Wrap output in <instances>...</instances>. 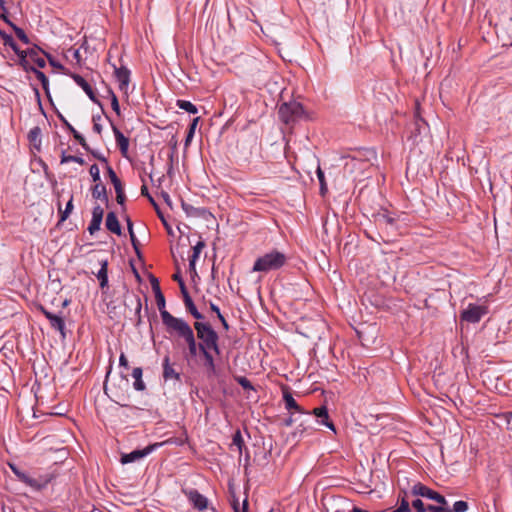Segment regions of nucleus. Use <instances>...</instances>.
I'll return each instance as SVG.
<instances>
[{
  "instance_id": "10",
  "label": "nucleus",
  "mask_w": 512,
  "mask_h": 512,
  "mask_svg": "<svg viewBox=\"0 0 512 512\" xmlns=\"http://www.w3.org/2000/svg\"><path fill=\"white\" fill-rule=\"evenodd\" d=\"M488 313L486 306L469 304L460 314V319L468 323H478L481 318Z\"/></svg>"
},
{
  "instance_id": "43",
  "label": "nucleus",
  "mask_w": 512,
  "mask_h": 512,
  "mask_svg": "<svg viewBox=\"0 0 512 512\" xmlns=\"http://www.w3.org/2000/svg\"><path fill=\"white\" fill-rule=\"evenodd\" d=\"M391 512H414L412 510L411 502L407 499L397 500V507Z\"/></svg>"
},
{
  "instance_id": "36",
  "label": "nucleus",
  "mask_w": 512,
  "mask_h": 512,
  "mask_svg": "<svg viewBox=\"0 0 512 512\" xmlns=\"http://www.w3.org/2000/svg\"><path fill=\"white\" fill-rule=\"evenodd\" d=\"M0 38L4 41V45L9 46L15 53H18L20 48L10 34L0 30Z\"/></svg>"
},
{
  "instance_id": "14",
  "label": "nucleus",
  "mask_w": 512,
  "mask_h": 512,
  "mask_svg": "<svg viewBox=\"0 0 512 512\" xmlns=\"http://www.w3.org/2000/svg\"><path fill=\"white\" fill-rule=\"evenodd\" d=\"M68 75L76 82L78 86H80L84 90V92L87 94L91 101H93L95 104L101 107L102 112L105 114L102 103L97 98L96 93L91 87V85L81 75L77 73L70 72Z\"/></svg>"
},
{
  "instance_id": "62",
  "label": "nucleus",
  "mask_w": 512,
  "mask_h": 512,
  "mask_svg": "<svg viewBox=\"0 0 512 512\" xmlns=\"http://www.w3.org/2000/svg\"><path fill=\"white\" fill-rule=\"evenodd\" d=\"M119 366L125 369H129V363L124 353H121L119 357Z\"/></svg>"
},
{
  "instance_id": "37",
  "label": "nucleus",
  "mask_w": 512,
  "mask_h": 512,
  "mask_svg": "<svg viewBox=\"0 0 512 512\" xmlns=\"http://www.w3.org/2000/svg\"><path fill=\"white\" fill-rule=\"evenodd\" d=\"M176 106L182 110H185L186 112H188L190 114L198 113V108L193 103H191L190 101H187V100L178 99L176 101Z\"/></svg>"
},
{
  "instance_id": "13",
  "label": "nucleus",
  "mask_w": 512,
  "mask_h": 512,
  "mask_svg": "<svg viewBox=\"0 0 512 512\" xmlns=\"http://www.w3.org/2000/svg\"><path fill=\"white\" fill-rule=\"evenodd\" d=\"M308 413L310 414L311 419L312 416H314L319 424L326 426L328 429L336 433L335 425L329 417L326 405H321L320 407L314 408L311 412L308 411Z\"/></svg>"
},
{
  "instance_id": "58",
  "label": "nucleus",
  "mask_w": 512,
  "mask_h": 512,
  "mask_svg": "<svg viewBox=\"0 0 512 512\" xmlns=\"http://www.w3.org/2000/svg\"><path fill=\"white\" fill-rule=\"evenodd\" d=\"M111 107L118 116H121L120 105L116 95H113V98L111 99Z\"/></svg>"
},
{
  "instance_id": "22",
  "label": "nucleus",
  "mask_w": 512,
  "mask_h": 512,
  "mask_svg": "<svg viewBox=\"0 0 512 512\" xmlns=\"http://www.w3.org/2000/svg\"><path fill=\"white\" fill-rule=\"evenodd\" d=\"M105 226L108 231L118 236L122 234V228L117 215L114 211H110L106 215Z\"/></svg>"
},
{
  "instance_id": "11",
  "label": "nucleus",
  "mask_w": 512,
  "mask_h": 512,
  "mask_svg": "<svg viewBox=\"0 0 512 512\" xmlns=\"http://www.w3.org/2000/svg\"><path fill=\"white\" fill-rule=\"evenodd\" d=\"M161 445H162V443H154V444L148 445L147 447H145L143 449H135L130 453H123L121 455L120 462H121V464L125 465V464H129V463L138 461V460L144 458L145 456L149 455L150 453H152L157 447H159Z\"/></svg>"
},
{
  "instance_id": "17",
  "label": "nucleus",
  "mask_w": 512,
  "mask_h": 512,
  "mask_svg": "<svg viewBox=\"0 0 512 512\" xmlns=\"http://www.w3.org/2000/svg\"><path fill=\"white\" fill-rule=\"evenodd\" d=\"M283 401L287 410L294 411L298 414L306 416L307 418H310L308 411H306L296 402L288 387L283 389Z\"/></svg>"
},
{
  "instance_id": "64",
  "label": "nucleus",
  "mask_w": 512,
  "mask_h": 512,
  "mask_svg": "<svg viewBox=\"0 0 512 512\" xmlns=\"http://www.w3.org/2000/svg\"><path fill=\"white\" fill-rule=\"evenodd\" d=\"M189 272H190L192 278L198 276L197 271H196V261L189 260Z\"/></svg>"
},
{
  "instance_id": "50",
  "label": "nucleus",
  "mask_w": 512,
  "mask_h": 512,
  "mask_svg": "<svg viewBox=\"0 0 512 512\" xmlns=\"http://www.w3.org/2000/svg\"><path fill=\"white\" fill-rule=\"evenodd\" d=\"M237 383L244 389V390H254V386L252 385L251 381L247 379L244 376H239L235 378Z\"/></svg>"
},
{
  "instance_id": "40",
  "label": "nucleus",
  "mask_w": 512,
  "mask_h": 512,
  "mask_svg": "<svg viewBox=\"0 0 512 512\" xmlns=\"http://www.w3.org/2000/svg\"><path fill=\"white\" fill-rule=\"evenodd\" d=\"M105 168H106L107 175H108L111 183L114 186V189L120 188L121 186H123L121 180L119 179V177L117 176V174L115 173L113 168L109 164H107V166Z\"/></svg>"
},
{
  "instance_id": "5",
  "label": "nucleus",
  "mask_w": 512,
  "mask_h": 512,
  "mask_svg": "<svg viewBox=\"0 0 512 512\" xmlns=\"http://www.w3.org/2000/svg\"><path fill=\"white\" fill-rule=\"evenodd\" d=\"M279 119L286 125L293 126L306 117L303 105L297 101L284 102L278 109Z\"/></svg>"
},
{
  "instance_id": "60",
  "label": "nucleus",
  "mask_w": 512,
  "mask_h": 512,
  "mask_svg": "<svg viewBox=\"0 0 512 512\" xmlns=\"http://www.w3.org/2000/svg\"><path fill=\"white\" fill-rule=\"evenodd\" d=\"M56 115L67 130L73 127L58 110H56Z\"/></svg>"
},
{
  "instance_id": "3",
  "label": "nucleus",
  "mask_w": 512,
  "mask_h": 512,
  "mask_svg": "<svg viewBox=\"0 0 512 512\" xmlns=\"http://www.w3.org/2000/svg\"><path fill=\"white\" fill-rule=\"evenodd\" d=\"M287 262V257L284 253L274 249L258 257L253 265V272L268 273L282 268Z\"/></svg>"
},
{
  "instance_id": "59",
  "label": "nucleus",
  "mask_w": 512,
  "mask_h": 512,
  "mask_svg": "<svg viewBox=\"0 0 512 512\" xmlns=\"http://www.w3.org/2000/svg\"><path fill=\"white\" fill-rule=\"evenodd\" d=\"M45 178L51 183L52 188L57 186V180L51 171H46Z\"/></svg>"
},
{
  "instance_id": "7",
  "label": "nucleus",
  "mask_w": 512,
  "mask_h": 512,
  "mask_svg": "<svg viewBox=\"0 0 512 512\" xmlns=\"http://www.w3.org/2000/svg\"><path fill=\"white\" fill-rule=\"evenodd\" d=\"M125 306V317L134 323L136 327H139L142 323L141 310L142 303L141 299L135 294L127 293L124 296Z\"/></svg>"
},
{
  "instance_id": "33",
  "label": "nucleus",
  "mask_w": 512,
  "mask_h": 512,
  "mask_svg": "<svg viewBox=\"0 0 512 512\" xmlns=\"http://www.w3.org/2000/svg\"><path fill=\"white\" fill-rule=\"evenodd\" d=\"M3 20L13 29L15 35L17 36V38L22 41L24 44H29L30 43V40L27 36V34L25 33V31L18 27L17 25H15L13 22H11L8 17H3Z\"/></svg>"
},
{
  "instance_id": "38",
  "label": "nucleus",
  "mask_w": 512,
  "mask_h": 512,
  "mask_svg": "<svg viewBox=\"0 0 512 512\" xmlns=\"http://www.w3.org/2000/svg\"><path fill=\"white\" fill-rule=\"evenodd\" d=\"M469 509L468 502L459 500L453 504L451 508L449 504H446V512H466Z\"/></svg>"
},
{
  "instance_id": "24",
  "label": "nucleus",
  "mask_w": 512,
  "mask_h": 512,
  "mask_svg": "<svg viewBox=\"0 0 512 512\" xmlns=\"http://www.w3.org/2000/svg\"><path fill=\"white\" fill-rule=\"evenodd\" d=\"M91 194L94 199L104 201L106 204V207H109V198H108L107 188L102 182L96 183L91 188Z\"/></svg>"
},
{
  "instance_id": "25",
  "label": "nucleus",
  "mask_w": 512,
  "mask_h": 512,
  "mask_svg": "<svg viewBox=\"0 0 512 512\" xmlns=\"http://www.w3.org/2000/svg\"><path fill=\"white\" fill-rule=\"evenodd\" d=\"M100 270L96 273L101 289L108 287V260L102 259L99 261Z\"/></svg>"
},
{
  "instance_id": "29",
  "label": "nucleus",
  "mask_w": 512,
  "mask_h": 512,
  "mask_svg": "<svg viewBox=\"0 0 512 512\" xmlns=\"http://www.w3.org/2000/svg\"><path fill=\"white\" fill-rule=\"evenodd\" d=\"M48 320L50 322L51 327L59 331L62 337L65 338V322L63 317L53 313L52 315H48Z\"/></svg>"
},
{
  "instance_id": "19",
  "label": "nucleus",
  "mask_w": 512,
  "mask_h": 512,
  "mask_svg": "<svg viewBox=\"0 0 512 512\" xmlns=\"http://www.w3.org/2000/svg\"><path fill=\"white\" fill-rule=\"evenodd\" d=\"M104 210L100 205L94 206L92 210V219L88 226V231L91 235L100 230L101 223L103 220Z\"/></svg>"
},
{
  "instance_id": "53",
  "label": "nucleus",
  "mask_w": 512,
  "mask_h": 512,
  "mask_svg": "<svg viewBox=\"0 0 512 512\" xmlns=\"http://www.w3.org/2000/svg\"><path fill=\"white\" fill-rule=\"evenodd\" d=\"M129 236H130L131 244L133 246V249L135 250L136 255L138 256V258L141 259L142 253L140 250V243H139L138 239L136 238L135 233L133 232L132 234H129Z\"/></svg>"
},
{
  "instance_id": "16",
  "label": "nucleus",
  "mask_w": 512,
  "mask_h": 512,
  "mask_svg": "<svg viewBox=\"0 0 512 512\" xmlns=\"http://www.w3.org/2000/svg\"><path fill=\"white\" fill-rule=\"evenodd\" d=\"M183 493L186 495L188 500L192 503L193 507L203 511L208 507V499L200 494L196 489H183Z\"/></svg>"
},
{
  "instance_id": "35",
  "label": "nucleus",
  "mask_w": 512,
  "mask_h": 512,
  "mask_svg": "<svg viewBox=\"0 0 512 512\" xmlns=\"http://www.w3.org/2000/svg\"><path fill=\"white\" fill-rule=\"evenodd\" d=\"M37 49L41 51V53L47 58L49 64L60 71H62L64 74L68 75L70 72L66 70V68L57 61L50 53L43 50L40 46H36Z\"/></svg>"
},
{
  "instance_id": "47",
  "label": "nucleus",
  "mask_w": 512,
  "mask_h": 512,
  "mask_svg": "<svg viewBox=\"0 0 512 512\" xmlns=\"http://www.w3.org/2000/svg\"><path fill=\"white\" fill-rule=\"evenodd\" d=\"M206 246L205 242L203 240H200L196 243L195 246H193L192 250L193 253L190 256L189 260L197 261L202 249Z\"/></svg>"
},
{
  "instance_id": "45",
  "label": "nucleus",
  "mask_w": 512,
  "mask_h": 512,
  "mask_svg": "<svg viewBox=\"0 0 512 512\" xmlns=\"http://www.w3.org/2000/svg\"><path fill=\"white\" fill-rule=\"evenodd\" d=\"M116 192V201L121 206V210L123 213L126 211V195L124 192V186H121L120 188L115 189Z\"/></svg>"
},
{
  "instance_id": "54",
  "label": "nucleus",
  "mask_w": 512,
  "mask_h": 512,
  "mask_svg": "<svg viewBox=\"0 0 512 512\" xmlns=\"http://www.w3.org/2000/svg\"><path fill=\"white\" fill-rule=\"evenodd\" d=\"M141 195L147 197L149 202L153 205L155 210H158L159 206L154 200V198L149 194L148 188L145 184L141 186Z\"/></svg>"
},
{
  "instance_id": "46",
  "label": "nucleus",
  "mask_w": 512,
  "mask_h": 512,
  "mask_svg": "<svg viewBox=\"0 0 512 512\" xmlns=\"http://www.w3.org/2000/svg\"><path fill=\"white\" fill-rule=\"evenodd\" d=\"M74 137V139L86 150L90 151V146L87 144L85 138L80 134L74 127L68 130Z\"/></svg>"
},
{
  "instance_id": "63",
  "label": "nucleus",
  "mask_w": 512,
  "mask_h": 512,
  "mask_svg": "<svg viewBox=\"0 0 512 512\" xmlns=\"http://www.w3.org/2000/svg\"><path fill=\"white\" fill-rule=\"evenodd\" d=\"M123 217H124V220H125V222L127 224L128 233L132 234L134 232V230H133V222H132L131 218L127 214H124Z\"/></svg>"
},
{
  "instance_id": "4",
  "label": "nucleus",
  "mask_w": 512,
  "mask_h": 512,
  "mask_svg": "<svg viewBox=\"0 0 512 512\" xmlns=\"http://www.w3.org/2000/svg\"><path fill=\"white\" fill-rule=\"evenodd\" d=\"M194 329L196 330L197 338L200 340V346L204 348H212V351L219 355V335L213 329L211 324L208 322L196 321L194 322Z\"/></svg>"
},
{
  "instance_id": "55",
  "label": "nucleus",
  "mask_w": 512,
  "mask_h": 512,
  "mask_svg": "<svg viewBox=\"0 0 512 512\" xmlns=\"http://www.w3.org/2000/svg\"><path fill=\"white\" fill-rule=\"evenodd\" d=\"M172 278L174 281L178 283L181 292H183V289L187 290V287L179 270L172 276Z\"/></svg>"
},
{
  "instance_id": "52",
  "label": "nucleus",
  "mask_w": 512,
  "mask_h": 512,
  "mask_svg": "<svg viewBox=\"0 0 512 512\" xmlns=\"http://www.w3.org/2000/svg\"><path fill=\"white\" fill-rule=\"evenodd\" d=\"M89 173L92 177L93 182H95V183L101 182L100 170H99V167L97 164H93L90 166Z\"/></svg>"
},
{
  "instance_id": "32",
  "label": "nucleus",
  "mask_w": 512,
  "mask_h": 512,
  "mask_svg": "<svg viewBox=\"0 0 512 512\" xmlns=\"http://www.w3.org/2000/svg\"><path fill=\"white\" fill-rule=\"evenodd\" d=\"M32 72L35 74L36 78L40 81L42 88L45 91L46 96L48 97L49 101L53 104L50 90H49L48 77L41 70H39L37 68H35Z\"/></svg>"
},
{
  "instance_id": "26",
  "label": "nucleus",
  "mask_w": 512,
  "mask_h": 512,
  "mask_svg": "<svg viewBox=\"0 0 512 512\" xmlns=\"http://www.w3.org/2000/svg\"><path fill=\"white\" fill-rule=\"evenodd\" d=\"M111 392H112V395L109 396L111 398V400H113L115 403H117L118 405L122 406V407H130L128 403H126V401L129 400L130 396L129 394L120 389V388H114V389H111Z\"/></svg>"
},
{
  "instance_id": "15",
  "label": "nucleus",
  "mask_w": 512,
  "mask_h": 512,
  "mask_svg": "<svg viewBox=\"0 0 512 512\" xmlns=\"http://www.w3.org/2000/svg\"><path fill=\"white\" fill-rule=\"evenodd\" d=\"M105 116H106V118L109 120V122L111 124V128H112V131H113L114 136H115V141H116L117 147L120 150L121 155L123 157L127 158L128 157V148H129V139H128V137H126L117 128V126L113 123V121L110 119V117L108 115L105 114Z\"/></svg>"
},
{
  "instance_id": "30",
  "label": "nucleus",
  "mask_w": 512,
  "mask_h": 512,
  "mask_svg": "<svg viewBox=\"0 0 512 512\" xmlns=\"http://www.w3.org/2000/svg\"><path fill=\"white\" fill-rule=\"evenodd\" d=\"M18 57V64L22 67L25 72H32L36 67L30 64L29 55L26 53V50H19L18 53H15Z\"/></svg>"
},
{
  "instance_id": "41",
  "label": "nucleus",
  "mask_w": 512,
  "mask_h": 512,
  "mask_svg": "<svg viewBox=\"0 0 512 512\" xmlns=\"http://www.w3.org/2000/svg\"><path fill=\"white\" fill-rule=\"evenodd\" d=\"M155 301H156L157 307H158V309L160 311L161 318H162V320H164V315L170 314L166 310V300H165L164 294L163 293L161 295L157 294L155 296Z\"/></svg>"
},
{
  "instance_id": "48",
  "label": "nucleus",
  "mask_w": 512,
  "mask_h": 512,
  "mask_svg": "<svg viewBox=\"0 0 512 512\" xmlns=\"http://www.w3.org/2000/svg\"><path fill=\"white\" fill-rule=\"evenodd\" d=\"M149 281H150V284H151V287H152V290H153V293L154 295L156 296L157 294L158 295H161L162 294V290H161V287H160V283H159V280L158 278H156L153 274H149Z\"/></svg>"
},
{
  "instance_id": "23",
  "label": "nucleus",
  "mask_w": 512,
  "mask_h": 512,
  "mask_svg": "<svg viewBox=\"0 0 512 512\" xmlns=\"http://www.w3.org/2000/svg\"><path fill=\"white\" fill-rule=\"evenodd\" d=\"M162 366H163L164 380H168V379H172V378L177 381L181 380V375L179 372H177L173 368V365L170 362V356L168 354L164 356Z\"/></svg>"
},
{
  "instance_id": "27",
  "label": "nucleus",
  "mask_w": 512,
  "mask_h": 512,
  "mask_svg": "<svg viewBox=\"0 0 512 512\" xmlns=\"http://www.w3.org/2000/svg\"><path fill=\"white\" fill-rule=\"evenodd\" d=\"M37 45H34L33 48L26 49V53L29 55L30 61H32L38 68L42 69L46 67V60L39 56L41 52L36 48Z\"/></svg>"
},
{
  "instance_id": "2",
  "label": "nucleus",
  "mask_w": 512,
  "mask_h": 512,
  "mask_svg": "<svg viewBox=\"0 0 512 512\" xmlns=\"http://www.w3.org/2000/svg\"><path fill=\"white\" fill-rule=\"evenodd\" d=\"M10 468L20 482L31 487L34 491L43 490L49 483H51L57 477V475L54 472H48L44 474H30L26 471L21 470L16 465L12 464H10Z\"/></svg>"
},
{
  "instance_id": "34",
  "label": "nucleus",
  "mask_w": 512,
  "mask_h": 512,
  "mask_svg": "<svg viewBox=\"0 0 512 512\" xmlns=\"http://www.w3.org/2000/svg\"><path fill=\"white\" fill-rule=\"evenodd\" d=\"M297 418L299 419L297 421L299 424L297 429L293 432V436H296L298 433L303 434V432H305L307 429H312V426L310 425V422L312 420L311 418H307L306 416H303L301 414H299Z\"/></svg>"
},
{
  "instance_id": "18",
  "label": "nucleus",
  "mask_w": 512,
  "mask_h": 512,
  "mask_svg": "<svg viewBox=\"0 0 512 512\" xmlns=\"http://www.w3.org/2000/svg\"><path fill=\"white\" fill-rule=\"evenodd\" d=\"M113 67L114 76L119 83V89L126 93L130 83V70L125 66L116 67V65H113Z\"/></svg>"
},
{
  "instance_id": "56",
  "label": "nucleus",
  "mask_w": 512,
  "mask_h": 512,
  "mask_svg": "<svg viewBox=\"0 0 512 512\" xmlns=\"http://www.w3.org/2000/svg\"><path fill=\"white\" fill-rule=\"evenodd\" d=\"M426 512H446V505H432L428 504L426 506Z\"/></svg>"
},
{
  "instance_id": "39",
  "label": "nucleus",
  "mask_w": 512,
  "mask_h": 512,
  "mask_svg": "<svg viewBox=\"0 0 512 512\" xmlns=\"http://www.w3.org/2000/svg\"><path fill=\"white\" fill-rule=\"evenodd\" d=\"M232 445L237 447L239 454H242L243 448L247 450V448L245 447L241 431L239 429H237L233 434Z\"/></svg>"
},
{
  "instance_id": "9",
  "label": "nucleus",
  "mask_w": 512,
  "mask_h": 512,
  "mask_svg": "<svg viewBox=\"0 0 512 512\" xmlns=\"http://www.w3.org/2000/svg\"><path fill=\"white\" fill-rule=\"evenodd\" d=\"M410 494L412 496L424 497L430 500L435 501L438 504L446 505V498L440 494L439 492L429 488L428 486L422 484L421 482H417L411 488Z\"/></svg>"
},
{
  "instance_id": "20",
  "label": "nucleus",
  "mask_w": 512,
  "mask_h": 512,
  "mask_svg": "<svg viewBox=\"0 0 512 512\" xmlns=\"http://www.w3.org/2000/svg\"><path fill=\"white\" fill-rule=\"evenodd\" d=\"M181 294L187 312H189L196 320H203L204 315L198 311L188 290L183 289V292H181Z\"/></svg>"
},
{
  "instance_id": "51",
  "label": "nucleus",
  "mask_w": 512,
  "mask_h": 512,
  "mask_svg": "<svg viewBox=\"0 0 512 512\" xmlns=\"http://www.w3.org/2000/svg\"><path fill=\"white\" fill-rule=\"evenodd\" d=\"M156 213H157V216L159 217V219L161 220L163 226L165 227L168 235H171L173 236V230H172V227L170 226V224L167 222L163 212L160 210V208H158V210H155Z\"/></svg>"
},
{
  "instance_id": "28",
  "label": "nucleus",
  "mask_w": 512,
  "mask_h": 512,
  "mask_svg": "<svg viewBox=\"0 0 512 512\" xmlns=\"http://www.w3.org/2000/svg\"><path fill=\"white\" fill-rule=\"evenodd\" d=\"M143 369L141 367H135L132 371V377L134 378L133 388L136 391L146 390V384L142 379Z\"/></svg>"
},
{
  "instance_id": "44",
  "label": "nucleus",
  "mask_w": 512,
  "mask_h": 512,
  "mask_svg": "<svg viewBox=\"0 0 512 512\" xmlns=\"http://www.w3.org/2000/svg\"><path fill=\"white\" fill-rule=\"evenodd\" d=\"M27 138L30 144L41 142V128L39 126L33 127L29 131Z\"/></svg>"
},
{
  "instance_id": "61",
  "label": "nucleus",
  "mask_w": 512,
  "mask_h": 512,
  "mask_svg": "<svg viewBox=\"0 0 512 512\" xmlns=\"http://www.w3.org/2000/svg\"><path fill=\"white\" fill-rule=\"evenodd\" d=\"M73 160H75L74 159V155H67L65 150L62 151V153H61V164L68 163V162H73Z\"/></svg>"
},
{
  "instance_id": "1",
  "label": "nucleus",
  "mask_w": 512,
  "mask_h": 512,
  "mask_svg": "<svg viewBox=\"0 0 512 512\" xmlns=\"http://www.w3.org/2000/svg\"><path fill=\"white\" fill-rule=\"evenodd\" d=\"M374 222L380 229L383 230L386 236L379 234L380 239L388 243L392 241V237L401 234L402 225L400 223L399 215L394 212H390L387 209H382L381 211L375 213L373 215Z\"/></svg>"
},
{
  "instance_id": "8",
  "label": "nucleus",
  "mask_w": 512,
  "mask_h": 512,
  "mask_svg": "<svg viewBox=\"0 0 512 512\" xmlns=\"http://www.w3.org/2000/svg\"><path fill=\"white\" fill-rule=\"evenodd\" d=\"M420 103L415 102V121L408 128L409 135L407 136L408 141H412L413 144L418 143L419 137L423 132L426 131L428 125L425 120L420 116Z\"/></svg>"
},
{
  "instance_id": "57",
  "label": "nucleus",
  "mask_w": 512,
  "mask_h": 512,
  "mask_svg": "<svg viewBox=\"0 0 512 512\" xmlns=\"http://www.w3.org/2000/svg\"><path fill=\"white\" fill-rule=\"evenodd\" d=\"M95 159H97L98 161L102 162V163H105L106 165L108 164V159L107 157H105L102 153L96 151V150H93L90 148V151H88Z\"/></svg>"
},
{
  "instance_id": "21",
  "label": "nucleus",
  "mask_w": 512,
  "mask_h": 512,
  "mask_svg": "<svg viewBox=\"0 0 512 512\" xmlns=\"http://www.w3.org/2000/svg\"><path fill=\"white\" fill-rule=\"evenodd\" d=\"M188 346V352L184 354L187 361L196 358L201 354L200 342L196 341L195 335H191L189 338L184 340Z\"/></svg>"
},
{
  "instance_id": "49",
  "label": "nucleus",
  "mask_w": 512,
  "mask_h": 512,
  "mask_svg": "<svg viewBox=\"0 0 512 512\" xmlns=\"http://www.w3.org/2000/svg\"><path fill=\"white\" fill-rule=\"evenodd\" d=\"M411 506L414 512H426L427 505L420 498L412 500Z\"/></svg>"
},
{
  "instance_id": "42",
  "label": "nucleus",
  "mask_w": 512,
  "mask_h": 512,
  "mask_svg": "<svg viewBox=\"0 0 512 512\" xmlns=\"http://www.w3.org/2000/svg\"><path fill=\"white\" fill-rule=\"evenodd\" d=\"M316 174H317V177H318V180L320 183V195L324 197L328 192V188H327V183L325 180L324 172L322 171L320 166H318Z\"/></svg>"
},
{
  "instance_id": "31",
  "label": "nucleus",
  "mask_w": 512,
  "mask_h": 512,
  "mask_svg": "<svg viewBox=\"0 0 512 512\" xmlns=\"http://www.w3.org/2000/svg\"><path fill=\"white\" fill-rule=\"evenodd\" d=\"M182 209L185 211L187 216L193 217H205L207 210L205 208H196L182 200Z\"/></svg>"
},
{
  "instance_id": "6",
  "label": "nucleus",
  "mask_w": 512,
  "mask_h": 512,
  "mask_svg": "<svg viewBox=\"0 0 512 512\" xmlns=\"http://www.w3.org/2000/svg\"><path fill=\"white\" fill-rule=\"evenodd\" d=\"M163 324L166 327L168 333H175L179 338L183 340L189 338L194 334L193 329L183 319L174 317L172 314L164 315Z\"/></svg>"
},
{
  "instance_id": "12",
  "label": "nucleus",
  "mask_w": 512,
  "mask_h": 512,
  "mask_svg": "<svg viewBox=\"0 0 512 512\" xmlns=\"http://www.w3.org/2000/svg\"><path fill=\"white\" fill-rule=\"evenodd\" d=\"M212 348H204L201 347L200 356L203 358V367L205 368V372L207 378L219 377L220 371L216 368L215 360L212 355Z\"/></svg>"
}]
</instances>
